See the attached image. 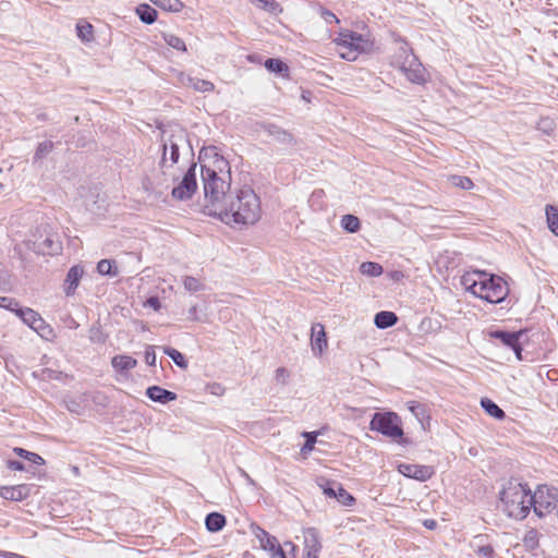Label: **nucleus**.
<instances>
[{"label":"nucleus","instance_id":"1","mask_svg":"<svg viewBox=\"0 0 558 558\" xmlns=\"http://www.w3.org/2000/svg\"><path fill=\"white\" fill-rule=\"evenodd\" d=\"M461 284L466 291L489 303H500L509 293L508 286L501 277L480 270L466 271L461 277Z\"/></svg>","mask_w":558,"mask_h":558},{"label":"nucleus","instance_id":"2","mask_svg":"<svg viewBox=\"0 0 558 558\" xmlns=\"http://www.w3.org/2000/svg\"><path fill=\"white\" fill-rule=\"evenodd\" d=\"M532 490L526 483L511 478L499 492L500 509L511 519L523 520L532 509Z\"/></svg>","mask_w":558,"mask_h":558},{"label":"nucleus","instance_id":"3","mask_svg":"<svg viewBox=\"0 0 558 558\" xmlns=\"http://www.w3.org/2000/svg\"><path fill=\"white\" fill-rule=\"evenodd\" d=\"M335 49L339 57L347 61H355L360 54L373 49L374 41L369 34H359L344 31L333 39Z\"/></svg>","mask_w":558,"mask_h":558},{"label":"nucleus","instance_id":"4","mask_svg":"<svg viewBox=\"0 0 558 558\" xmlns=\"http://www.w3.org/2000/svg\"><path fill=\"white\" fill-rule=\"evenodd\" d=\"M369 428L391 439L403 437L401 418L395 412H376L371 420Z\"/></svg>","mask_w":558,"mask_h":558},{"label":"nucleus","instance_id":"5","mask_svg":"<svg viewBox=\"0 0 558 558\" xmlns=\"http://www.w3.org/2000/svg\"><path fill=\"white\" fill-rule=\"evenodd\" d=\"M532 509L538 518L550 514L558 505V490L554 487L541 485L532 493Z\"/></svg>","mask_w":558,"mask_h":558},{"label":"nucleus","instance_id":"6","mask_svg":"<svg viewBox=\"0 0 558 558\" xmlns=\"http://www.w3.org/2000/svg\"><path fill=\"white\" fill-rule=\"evenodd\" d=\"M201 172L205 197L214 205L225 196L230 184L221 179L214 169L207 166H202Z\"/></svg>","mask_w":558,"mask_h":558},{"label":"nucleus","instance_id":"7","mask_svg":"<svg viewBox=\"0 0 558 558\" xmlns=\"http://www.w3.org/2000/svg\"><path fill=\"white\" fill-rule=\"evenodd\" d=\"M236 229L253 225L260 219V211H203Z\"/></svg>","mask_w":558,"mask_h":558},{"label":"nucleus","instance_id":"8","mask_svg":"<svg viewBox=\"0 0 558 558\" xmlns=\"http://www.w3.org/2000/svg\"><path fill=\"white\" fill-rule=\"evenodd\" d=\"M196 167V163H192L181 182L172 189L171 194L173 198L179 201L192 198L197 190Z\"/></svg>","mask_w":558,"mask_h":558},{"label":"nucleus","instance_id":"9","mask_svg":"<svg viewBox=\"0 0 558 558\" xmlns=\"http://www.w3.org/2000/svg\"><path fill=\"white\" fill-rule=\"evenodd\" d=\"M399 70L414 84H423L426 81V71L416 56H410Z\"/></svg>","mask_w":558,"mask_h":558},{"label":"nucleus","instance_id":"10","mask_svg":"<svg viewBox=\"0 0 558 558\" xmlns=\"http://www.w3.org/2000/svg\"><path fill=\"white\" fill-rule=\"evenodd\" d=\"M254 533L256 538L259 541L260 547L264 550L269 551L271 558H286V554L275 536L260 527H257Z\"/></svg>","mask_w":558,"mask_h":558},{"label":"nucleus","instance_id":"11","mask_svg":"<svg viewBox=\"0 0 558 558\" xmlns=\"http://www.w3.org/2000/svg\"><path fill=\"white\" fill-rule=\"evenodd\" d=\"M16 316L20 317L24 324L29 326L36 332H40L43 329H48L49 333H52L50 326L46 324V322L37 312L29 307L21 306Z\"/></svg>","mask_w":558,"mask_h":558},{"label":"nucleus","instance_id":"12","mask_svg":"<svg viewBox=\"0 0 558 558\" xmlns=\"http://www.w3.org/2000/svg\"><path fill=\"white\" fill-rule=\"evenodd\" d=\"M398 471L407 477L421 482L429 480L434 474L433 468L430 466L411 463H400L398 465Z\"/></svg>","mask_w":558,"mask_h":558},{"label":"nucleus","instance_id":"13","mask_svg":"<svg viewBox=\"0 0 558 558\" xmlns=\"http://www.w3.org/2000/svg\"><path fill=\"white\" fill-rule=\"evenodd\" d=\"M185 141H186V135L183 130H178L177 132L172 133L162 145V149H163L162 162L166 161L167 150L170 149L171 165L177 163L179 160V156H180V154H179L180 144Z\"/></svg>","mask_w":558,"mask_h":558},{"label":"nucleus","instance_id":"14","mask_svg":"<svg viewBox=\"0 0 558 558\" xmlns=\"http://www.w3.org/2000/svg\"><path fill=\"white\" fill-rule=\"evenodd\" d=\"M523 335L522 331H502L496 330L490 332V337L500 340L506 347L512 349L518 357L522 360V348L520 345V337Z\"/></svg>","mask_w":558,"mask_h":558},{"label":"nucleus","instance_id":"15","mask_svg":"<svg viewBox=\"0 0 558 558\" xmlns=\"http://www.w3.org/2000/svg\"><path fill=\"white\" fill-rule=\"evenodd\" d=\"M236 209H259V197L251 187H243L236 196Z\"/></svg>","mask_w":558,"mask_h":558},{"label":"nucleus","instance_id":"16","mask_svg":"<svg viewBox=\"0 0 558 558\" xmlns=\"http://www.w3.org/2000/svg\"><path fill=\"white\" fill-rule=\"evenodd\" d=\"M83 275L84 268L81 265H74L69 269L63 283V291L66 296L75 293Z\"/></svg>","mask_w":558,"mask_h":558},{"label":"nucleus","instance_id":"17","mask_svg":"<svg viewBox=\"0 0 558 558\" xmlns=\"http://www.w3.org/2000/svg\"><path fill=\"white\" fill-rule=\"evenodd\" d=\"M61 250V243L50 235L46 236L43 241L34 243V251L43 255H57Z\"/></svg>","mask_w":558,"mask_h":558},{"label":"nucleus","instance_id":"18","mask_svg":"<svg viewBox=\"0 0 558 558\" xmlns=\"http://www.w3.org/2000/svg\"><path fill=\"white\" fill-rule=\"evenodd\" d=\"M146 396L154 402L167 404L177 400V393L160 386H150L146 389Z\"/></svg>","mask_w":558,"mask_h":558},{"label":"nucleus","instance_id":"19","mask_svg":"<svg viewBox=\"0 0 558 558\" xmlns=\"http://www.w3.org/2000/svg\"><path fill=\"white\" fill-rule=\"evenodd\" d=\"M29 495L27 485L3 486L0 489V496L7 500L22 501Z\"/></svg>","mask_w":558,"mask_h":558},{"label":"nucleus","instance_id":"20","mask_svg":"<svg viewBox=\"0 0 558 558\" xmlns=\"http://www.w3.org/2000/svg\"><path fill=\"white\" fill-rule=\"evenodd\" d=\"M137 360L124 354L114 355L111 359L112 368L119 374H125L126 372L135 368Z\"/></svg>","mask_w":558,"mask_h":558},{"label":"nucleus","instance_id":"21","mask_svg":"<svg viewBox=\"0 0 558 558\" xmlns=\"http://www.w3.org/2000/svg\"><path fill=\"white\" fill-rule=\"evenodd\" d=\"M484 535H476L471 542V547L480 558H494L495 550L492 545L484 544Z\"/></svg>","mask_w":558,"mask_h":558},{"label":"nucleus","instance_id":"22","mask_svg":"<svg viewBox=\"0 0 558 558\" xmlns=\"http://www.w3.org/2000/svg\"><path fill=\"white\" fill-rule=\"evenodd\" d=\"M226 523V517L219 512H210L205 518V526L211 533L221 531Z\"/></svg>","mask_w":558,"mask_h":558},{"label":"nucleus","instance_id":"23","mask_svg":"<svg viewBox=\"0 0 558 558\" xmlns=\"http://www.w3.org/2000/svg\"><path fill=\"white\" fill-rule=\"evenodd\" d=\"M398 322V317L393 312L381 311L375 315L374 324L379 329L392 327Z\"/></svg>","mask_w":558,"mask_h":558},{"label":"nucleus","instance_id":"24","mask_svg":"<svg viewBox=\"0 0 558 558\" xmlns=\"http://www.w3.org/2000/svg\"><path fill=\"white\" fill-rule=\"evenodd\" d=\"M410 56H414L412 52V49L408 46V44H402L398 51L392 56L391 58V65L400 69L402 66V63L407 60H409Z\"/></svg>","mask_w":558,"mask_h":558},{"label":"nucleus","instance_id":"25","mask_svg":"<svg viewBox=\"0 0 558 558\" xmlns=\"http://www.w3.org/2000/svg\"><path fill=\"white\" fill-rule=\"evenodd\" d=\"M481 405L485 410V412L494 418L502 420L506 416L505 411L488 398H483L481 400Z\"/></svg>","mask_w":558,"mask_h":558},{"label":"nucleus","instance_id":"26","mask_svg":"<svg viewBox=\"0 0 558 558\" xmlns=\"http://www.w3.org/2000/svg\"><path fill=\"white\" fill-rule=\"evenodd\" d=\"M140 20L145 24H153L157 20V11L148 4H140L136 9Z\"/></svg>","mask_w":558,"mask_h":558},{"label":"nucleus","instance_id":"27","mask_svg":"<svg viewBox=\"0 0 558 558\" xmlns=\"http://www.w3.org/2000/svg\"><path fill=\"white\" fill-rule=\"evenodd\" d=\"M409 411L423 424L429 418V414L425 404L417 401H409L407 403Z\"/></svg>","mask_w":558,"mask_h":558},{"label":"nucleus","instance_id":"28","mask_svg":"<svg viewBox=\"0 0 558 558\" xmlns=\"http://www.w3.org/2000/svg\"><path fill=\"white\" fill-rule=\"evenodd\" d=\"M541 534L535 529H530L524 534L522 542L526 549L534 550L539 546Z\"/></svg>","mask_w":558,"mask_h":558},{"label":"nucleus","instance_id":"29","mask_svg":"<svg viewBox=\"0 0 558 558\" xmlns=\"http://www.w3.org/2000/svg\"><path fill=\"white\" fill-rule=\"evenodd\" d=\"M264 65L269 72L288 75L289 66L280 59L269 58Z\"/></svg>","mask_w":558,"mask_h":558},{"label":"nucleus","instance_id":"30","mask_svg":"<svg viewBox=\"0 0 558 558\" xmlns=\"http://www.w3.org/2000/svg\"><path fill=\"white\" fill-rule=\"evenodd\" d=\"M76 34L77 37L84 43H90L94 40V28L93 25L88 22L77 23Z\"/></svg>","mask_w":558,"mask_h":558},{"label":"nucleus","instance_id":"31","mask_svg":"<svg viewBox=\"0 0 558 558\" xmlns=\"http://www.w3.org/2000/svg\"><path fill=\"white\" fill-rule=\"evenodd\" d=\"M97 271L101 276L116 277L118 276V269L116 262L112 259H101L97 264Z\"/></svg>","mask_w":558,"mask_h":558},{"label":"nucleus","instance_id":"32","mask_svg":"<svg viewBox=\"0 0 558 558\" xmlns=\"http://www.w3.org/2000/svg\"><path fill=\"white\" fill-rule=\"evenodd\" d=\"M163 353L168 355L178 367L182 369L187 368V361L185 356L177 349L171 347H165Z\"/></svg>","mask_w":558,"mask_h":558},{"label":"nucleus","instance_id":"33","mask_svg":"<svg viewBox=\"0 0 558 558\" xmlns=\"http://www.w3.org/2000/svg\"><path fill=\"white\" fill-rule=\"evenodd\" d=\"M340 225L343 230L350 233H354L360 229V219L354 215H344L340 220Z\"/></svg>","mask_w":558,"mask_h":558},{"label":"nucleus","instance_id":"34","mask_svg":"<svg viewBox=\"0 0 558 558\" xmlns=\"http://www.w3.org/2000/svg\"><path fill=\"white\" fill-rule=\"evenodd\" d=\"M448 182L452 186L459 187L461 190H471L474 186L473 181L469 177H465V175H457V174L449 175Z\"/></svg>","mask_w":558,"mask_h":558},{"label":"nucleus","instance_id":"35","mask_svg":"<svg viewBox=\"0 0 558 558\" xmlns=\"http://www.w3.org/2000/svg\"><path fill=\"white\" fill-rule=\"evenodd\" d=\"M360 271L363 275H366L369 277H378L383 274L384 269H383V266L378 263L364 262L360 266Z\"/></svg>","mask_w":558,"mask_h":558},{"label":"nucleus","instance_id":"36","mask_svg":"<svg viewBox=\"0 0 558 558\" xmlns=\"http://www.w3.org/2000/svg\"><path fill=\"white\" fill-rule=\"evenodd\" d=\"M13 451L21 458L34 463V464H37V465H43L45 463V460L37 453L35 452H32V451H28L26 449H23V448H20V447H15L13 449Z\"/></svg>","mask_w":558,"mask_h":558},{"label":"nucleus","instance_id":"37","mask_svg":"<svg viewBox=\"0 0 558 558\" xmlns=\"http://www.w3.org/2000/svg\"><path fill=\"white\" fill-rule=\"evenodd\" d=\"M189 83L195 90L202 93L213 92L215 88V85L206 80L190 77Z\"/></svg>","mask_w":558,"mask_h":558},{"label":"nucleus","instance_id":"38","mask_svg":"<svg viewBox=\"0 0 558 558\" xmlns=\"http://www.w3.org/2000/svg\"><path fill=\"white\" fill-rule=\"evenodd\" d=\"M163 39L169 47H171L178 51H182V52L186 51L185 43L179 36L174 35V34H163Z\"/></svg>","mask_w":558,"mask_h":558},{"label":"nucleus","instance_id":"39","mask_svg":"<svg viewBox=\"0 0 558 558\" xmlns=\"http://www.w3.org/2000/svg\"><path fill=\"white\" fill-rule=\"evenodd\" d=\"M337 488H338V492H337V496H336L335 500H337V502H339L342 506H347V507L352 506L355 501L354 497L350 493H348L342 487V485L337 486Z\"/></svg>","mask_w":558,"mask_h":558},{"label":"nucleus","instance_id":"40","mask_svg":"<svg viewBox=\"0 0 558 558\" xmlns=\"http://www.w3.org/2000/svg\"><path fill=\"white\" fill-rule=\"evenodd\" d=\"M53 146L54 145L51 141H45L43 143H39L36 148L35 155H34V162H36L39 159H43L49 153H51L53 149Z\"/></svg>","mask_w":558,"mask_h":558},{"label":"nucleus","instance_id":"41","mask_svg":"<svg viewBox=\"0 0 558 558\" xmlns=\"http://www.w3.org/2000/svg\"><path fill=\"white\" fill-rule=\"evenodd\" d=\"M156 5L171 12H180L184 7L180 0H158Z\"/></svg>","mask_w":558,"mask_h":558},{"label":"nucleus","instance_id":"42","mask_svg":"<svg viewBox=\"0 0 558 558\" xmlns=\"http://www.w3.org/2000/svg\"><path fill=\"white\" fill-rule=\"evenodd\" d=\"M184 289L189 292H198L204 289V286L201 281L193 276H185L183 278Z\"/></svg>","mask_w":558,"mask_h":558},{"label":"nucleus","instance_id":"43","mask_svg":"<svg viewBox=\"0 0 558 558\" xmlns=\"http://www.w3.org/2000/svg\"><path fill=\"white\" fill-rule=\"evenodd\" d=\"M0 307L15 313V315L21 308L20 303L15 299L8 296H0Z\"/></svg>","mask_w":558,"mask_h":558},{"label":"nucleus","instance_id":"44","mask_svg":"<svg viewBox=\"0 0 558 558\" xmlns=\"http://www.w3.org/2000/svg\"><path fill=\"white\" fill-rule=\"evenodd\" d=\"M341 484L337 482H326L324 484L319 483L318 486L323 489V493L326 497L336 499L338 488Z\"/></svg>","mask_w":558,"mask_h":558},{"label":"nucleus","instance_id":"45","mask_svg":"<svg viewBox=\"0 0 558 558\" xmlns=\"http://www.w3.org/2000/svg\"><path fill=\"white\" fill-rule=\"evenodd\" d=\"M317 13L326 24H339L340 22L331 11L326 10L323 7H319L318 9L316 8V14Z\"/></svg>","mask_w":558,"mask_h":558},{"label":"nucleus","instance_id":"46","mask_svg":"<svg viewBox=\"0 0 558 558\" xmlns=\"http://www.w3.org/2000/svg\"><path fill=\"white\" fill-rule=\"evenodd\" d=\"M303 437H305V444L301 448V454L306 457L314 449V432H304Z\"/></svg>","mask_w":558,"mask_h":558},{"label":"nucleus","instance_id":"47","mask_svg":"<svg viewBox=\"0 0 558 558\" xmlns=\"http://www.w3.org/2000/svg\"><path fill=\"white\" fill-rule=\"evenodd\" d=\"M549 230L558 236V211H545Z\"/></svg>","mask_w":558,"mask_h":558},{"label":"nucleus","instance_id":"48","mask_svg":"<svg viewBox=\"0 0 558 558\" xmlns=\"http://www.w3.org/2000/svg\"><path fill=\"white\" fill-rule=\"evenodd\" d=\"M205 390L216 397H221L226 392L225 386H222L220 383H209L206 385Z\"/></svg>","mask_w":558,"mask_h":558},{"label":"nucleus","instance_id":"49","mask_svg":"<svg viewBox=\"0 0 558 558\" xmlns=\"http://www.w3.org/2000/svg\"><path fill=\"white\" fill-rule=\"evenodd\" d=\"M262 8L270 13H276L279 10V3L275 0H259Z\"/></svg>","mask_w":558,"mask_h":558},{"label":"nucleus","instance_id":"50","mask_svg":"<svg viewBox=\"0 0 558 558\" xmlns=\"http://www.w3.org/2000/svg\"><path fill=\"white\" fill-rule=\"evenodd\" d=\"M145 362L149 366H154L156 364V353L155 348L153 345H147L145 350Z\"/></svg>","mask_w":558,"mask_h":558},{"label":"nucleus","instance_id":"51","mask_svg":"<svg viewBox=\"0 0 558 558\" xmlns=\"http://www.w3.org/2000/svg\"><path fill=\"white\" fill-rule=\"evenodd\" d=\"M287 378H288L287 369L283 368V367H279L276 371V376H275L276 381L279 383V384H284Z\"/></svg>","mask_w":558,"mask_h":558},{"label":"nucleus","instance_id":"52","mask_svg":"<svg viewBox=\"0 0 558 558\" xmlns=\"http://www.w3.org/2000/svg\"><path fill=\"white\" fill-rule=\"evenodd\" d=\"M89 339L92 342H98V343L105 342V338L98 329L90 330Z\"/></svg>","mask_w":558,"mask_h":558},{"label":"nucleus","instance_id":"53","mask_svg":"<svg viewBox=\"0 0 558 558\" xmlns=\"http://www.w3.org/2000/svg\"><path fill=\"white\" fill-rule=\"evenodd\" d=\"M8 468L10 470H14V471H24L25 470L24 463L19 460H9Z\"/></svg>","mask_w":558,"mask_h":558},{"label":"nucleus","instance_id":"54","mask_svg":"<svg viewBox=\"0 0 558 558\" xmlns=\"http://www.w3.org/2000/svg\"><path fill=\"white\" fill-rule=\"evenodd\" d=\"M146 304L150 307H153L155 311H158L160 308V302L159 299L156 296H151L147 300Z\"/></svg>","mask_w":558,"mask_h":558},{"label":"nucleus","instance_id":"55","mask_svg":"<svg viewBox=\"0 0 558 558\" xmlns=\"http://www.w3.org/2000/svg\"><path fill=\"white\" fill-rule=\"evenodd\" d=\"M328 347L327 339H316V349H318L319 353L326 350Z\"/></svg>","mask_w":558,"mask_h":558},{"label":"nucleus","instance_id":"56","mask_svg":"<svg viewBox=\"0 0 558 558\" xmlns=\"http://www.w3.org/2000/svg\"><path fill=\"white\" fill-rule=\"evenodd\" d=\"M316 326H319V330L316 332V339H327L324 326L319 324H316Z\"/></svg>","mask_w":558,"mask_h":558},{"label":"nucleus","instance_id":"57","mask_svg":"<svg viewBox=\"0 0 558 558\" xmlns=\"http://www.w3.org/2000/svg\"><path fill=\"white\" fill-rule=\"evenodd\" d=\"M310 343L312 349L314 350V323H312L310 327Z\"/></svg>","mask_w":558,"mask_h":558},{"label":"nucleus","instance_id":"58","mask_svg":"<svg viewBox=\"0 0 558 558\" xmlns=\"http://www.w3.org/2000/svg\"><path fill=\"white\" fill-rule=\"evenodd\" d=\"M424 525L427 527V529H434L436 526V522L434 520H426L424 522Z\"/></svg>","mask_w":558,"mask_h":558},{"label":"nucleus","instance_id":"59","mask_svg":"<svg viewBox=\"0 0 558 558\" xmlns=\"http://www.w3.org/2000/svg\"><path fill=\"white\" fill-rule=\"evenodd\" d=\"M38 333H39L43 338H46V337H48V335H50V333H49V331H48V329H43V330H40V332H38Z\"/></svg>","mask_w":558,"mask_h":558},{"label":"nucleus","instance_id":"60","mask_svg":"<svg viewBox=\"0 0 558 558\" xmlns=\"http://www.w3.org/2000/svg\"><path fill=\"white\" fill-rule=\"evenodd\" d=\"M308 536L314 537V530L313 529H308L306 531V536L305 537L307 538Z\"/></svg>","mask_w":558,"mask_h":558},{"label":"nucleus","instance_id":"61","mask_svg":"<svg viewBox=\"0 0 558 558\" xmlns=\"http://www.w3.org/2000/svg\"><path fill=\"white\" fill-rule=\"evenodd\" d=\"M76 407H77V404H75V403H74L72 407H71V405H68V409H69L71 412H76V409H75Z\"/></svg>","mask_w":558,"mask_h":558},{"label":"nucleus","instance_id":"62","mask_svg":"<svg viewBox=\"0 0 558 558\" xmlns=\"http://www.w3.org/2000/svg\"><path fill=\"white\" fill-rule=\"evenodd\" d=\"M242 473L251 484H254L253 480L248 476V474H246L244 471H242Z\"/></svg>","mask_w":558,"mask_h":558},{"label":"nucleus","instance_id":"63","mask_svg":"<svg viewBox=\"0 0 558 558\" xmlns=\"http://www.w3.org/2000/svg\"><path fill=\"white\" fill-rule=\"evenodd\" d=\"M544 209L549 210V209H557V208H556V207H554V206H553V205H550V204H547V205L545 206V208H544Z\"/></svg>","mask_w":558,"mask_h":558},{"label":"nucleus","instance_id":"64","mask_svg":"<svg viewBox=\"0 0 558 558\" xmlns=\"http://www.w3.org/2000/svg\"><path fill=\"white\" fill-rule=\"evenodd\" d=\"M13 558H26L24 556L17 555V554H10Z\"/></svg>","mask_w":558,"mask_h":558}]
</instances>
